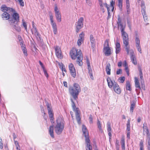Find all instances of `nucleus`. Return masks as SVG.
Here are the masks:
<instances>
[{"mask_svg":"<svg viewBox=\"0 0 150 150\" xmlns=\"http://www.w3.org/2000/svg\"><path fill=\"white\" fill-rule=\"evenodd\" d=\"M69 91L74 100H76L81 91V88L79 85H71L69 87Z\"/></svg>","mask_w":150,"mask_h":150,"instance_id":"nucleus-4","label":"nucleus"},{"mask_svg":"<svg viewBox=\"0 0 150 150\" xmlns=\"http://www.w3.org/2000/svg\"><path fill=\"white\" fill-rule=\"evenodd\" d=\"M113 88L114 91L118 94H120L121 93V89L118 85H113Z\"/></svg>","mask_w":150,"mask_h":150,"instance_id":"nucleus-20","label":"nucleus"},{"mask_svg":"<svg viewBox=\"0 0 150 150\" xmlns=\"http://www.w3.org/2000/svg\"><path fill=\"white\" fill-rule=\"evenodd\" d=\"M104 5L107 8L108 11L110 10V6L108 5L107 4V3H105L104 4Z\"/></svg>","mask_w":150,"mask_h":150,"instance_id":"nucleus-54","label":"nucleus"},{"mask_svg":"<svg viewBox=\"0 0 150 150\" xmlns=\"http://www.w3.org/2000/svg\"><path fill=\"white\" fill-rule=\"evenodd\" d=\"M127 24H128V26L130 30H131V23H130L128 21L127 22Z\"/></svg>","mask_w":150,"mask_h":150,"instance_id":"nucleus-64","label":"nucleus"},{"mask_svg":"<svg viewBox=\"0 0 150 150\" xmlns=\"http://www.w3.org/2000/svg\"><path fill=\"white\" fill-rule=\"evenodd\" d=\"M71 101L72 103V107L73 108V111L74 112H76V110H77V109H78V110H79V109L78 108H76L75 104L74 103V102L73 100L72 99H71Z\"/></svg>","mask_w":150,"mask_h":150,"instance_id":"nucleus-27","label":"nucleus"},{"mask_svg":"<svg viewBox=\"0 0 150 150\" xmlns=\"http://www.w3.org/2000/svg\"><path fill=\"white\" fill-rule=\"evenodd\" d=\"M86 3L90 6L91 5V0H85Z\"/></svg>","mask_w":150,"mask_h":150,"instance_id":"nucleus-49","label":"nucleus"},{"mask_svg":"<svg viewBox=\"0 0 150 150\" xmlns=\"http://www.w3.org/2000/svg\"><path fill=\"white\" fill-rule=\"evenodd\" d=\"M43 71L45 76L47 77V78L48 77V75L47 73L46 69L43 70Z\"/></svg>","mask_w":150,"mask_h":150,"instance_id":"nucleus-52","label":"nucleus"},{"mask_svg":"<svg viewBox=\"0 0 150 150\" xmlns=\"http://www.w3.org/2000/svg\"><path fill=\"white\" fill-rule=\"evenodd\" d=\"M135 103H133L131 104L130 107V111L131 112H132L133 111V110L135 106Z\"/></svg>","mask_w":150,"mask_h":150,"instance_id":"nucleus-35","label":"nucleus"},{"mask_svg":"<svg viewBox=\"0 0 150 150\" xmlns=\"http://www.w3.org/2000/svg\"><path fill=\"white\" fill-rule=\"evenodd\" d=\"M121 144L122 146V150H125V139L124 137L121 138Z\"/></svg>","mask_w":150,"mask_h":150,"instance_id":"nucleus-26","label":"nucleus"},{"mask_svg":"<svg viewBox=\"0 0 150 150\" xmlns=\"http://www.w3.org/2000/svg\"><path fill=\"white\" fill-rule=\"evenodd\" d=\"M103 51L107 56H109L111 54L110 49L109 47V40L107 39L105 40L103 45Z\"/></svg>","mask_w":150,"mask_h":150,"instance_id":"nucleus-7","label":"nucleus"},{"mask_svg":"<svg viewBox=\"0 0 150 150\" xmlns=\"http://www.w3.org/2000/svg\"><path fill=\"white\" fill-rule=\"evenodd\" d=\"M118 21L117 22V23L118 25V26L122 25V23L121 19L119 17L117 19Z\"/></svg>","mask_w":150,"mask_h":150,"instance_id":"nucleus-40","label":"nucleus"},{"mask_svg":"<svg viewBox=\"0 0 150 150\" xmlns=\"http://www.w3.org/2000/svg\"><path fill=\"white\" fill-rule=\"evenodd\" d=\"M86 63L87 64L88 67H90V64L89 60L88 58L86 59Z\"/></svg>","mask_w":150,"mask_h":150,"instance_id":"nucleus-57","label":"nucleus"},{"mask_svg":"<svg viewBox=\"0 0 150 150\" xmlns=\"http://www.w3.org/2000/svg\"><path fill=\"white\" fill-rule=\"evenodd\" d=\"M22 21H23V27H24L25 30L26 31H27V27L26 23L25 21H24V19L22 20Z\"/></svg>","mask_w":150,"mask_h":150,"instance_id":"nucleus-39","label":"nucleus"},{"mask_svg":"<svg viewBox=\"0 0 150 150\" xmlns=\"http://www.w3.org/2000/svg\"><path fill=\"white\" fill-rule=\"evenodd\" d=\"M107 81L108 82V84H109L110 83V81H111L112 84H113L112 82L111 81V80L110 78H108L107 79Z\"/></svg>","mask_w":150,"mask_h":150,"instance_id":"nucleus-61","label":"nucleus"},{"mask_svg":"<svg viewBox=\"0 0 150 150\" xmlns=\"http://www.w3.org/2000/svg\"><path fill=\"white\" fill-rule=\"evenodd\" d=\"M134 81L135 84H139V81L137 77H135Z\"/></svg>","mask_w":150,"mask_h":150,"instance_id":"nucleus-50","label":"nucleus"},{"mask_svg":"<svg viewBox=\"0 0 150 150\" xmlns=\"http://www.w3.org/2000/svg\"><path fill=\"white\" fill-rule=\"evenodd\" d=\"M69 67L71 75L75 78L76 76V71L74 65L71 63L69 64Z\"/></svg>","mask_w":150,"mask_h":150,"instance_id":"nucleus-15","label":"nucleus"},{"mask_svg":"<svg viewBox=\"0 0 150 150\" xmlns=\"http://www.w3.org/2000/svg\"><path fill=\"white\" fill-rule=\"evenodd\" d=\"M16 12L15 10V12H11L12 13H13V14L12 15L11 17L8 21L9 23L12 24L14 23H17L19 22V14Z\"/></svg>","mask_w":150,"mask_h":150,"instance_id":"nucleus-8","label":"nucleus"},{"mask_svg":"<svg viewBox=\"0 0 150 150\" xmlns=\"http://www.w3.org/2000/svg\"><path fill=\"white\" fill-rule=\"evenodd\" d=\"M84 19L82 17H80L76 24V33H78L79 30L83 27Z\"/></svg>","mask_w":150,"mask_h":150,"instance_id":"nucleus-9","label":"nucleus"},{"mask_svg":"<svg viewBox=\"0 0 150 150\" xmlns=\"http://www.w3.org/2000/svg\"><path fill=\"white\" fill-rule=\"evenodd\" d=\"M82 131L83 134L85 137V140L86 143V150H92V146L90 145V140L89 137L88 132L85 126L82 125Z\"/></svg>","mask_w":150,"mask_h":150,"instance_id":"nucleus-5","label":"nucleus"},{"mask_svg":"<svg viewBox=\"0 0 150 150\" xmlns=\"http://www.w3.org/2000/svg\"><path fill=\"white\" fill-rule=\"evenodd\" d=\"M141 7H142V14H144L146 13L145 9L146 7L145 6L144 2L143 1H142L141 2Z\"/></svg>","mask_w":150,"mask_h":150,"instance_id":"nucleus-23","label":"nucleus"},{"mask_svg":"<svg viewBox=\"0 0 150 150\" xmlns=\"http://www.w3.org/2000/svg\"><path fill=\"white\" fill-rule=\"evenodd\" d=\"M88 72L89 74H91V73H92V69L91 68V66L90 67H88Z\"/></svg>","mask_w":150,"mask_h":150,"instance_id":"nucleus-51","label":"nucleus"},{"mask_svg":"<svg viewBox=\"0 0 150 150\" xmlns=\"http://www.w3.org/2000/svg\"><path fill=\"white\" fill-rule=\"evenodd\" d=\"M120 29L121 33V36L123 39L124 45L125 47V50L129 53V38L127 34L125 31V26L123 25H120Z\"/></svg>","mask_w":150,"mask_h":150,"instance_id":"nucleus-2","label":"nucleus"},{"mask_svg":"<svg viewBox=\"0 0 150 150\" xmlns=\"http://www.w3.org/2000/svg\"><path fill=\"white\" fill-rule=\"evenodd\" d=\"M122 70L121 69H118L117 70L116 72V74H119L121 73L122 72Z\"/></svg>","mask_w":150,"mask_h":150,"instance_id":"nucleus-56","label":"nucleus"},{"mask_svg":"<svg viewBox=\"0 0 150 150\" xmlns=\"http://www.w3.org/2000/svg\"><path fill=\"white\" fill-rule=\"evenodd\" d=\"M40 108H41V112H42V113H43L44 115H45V111L44 108L42 106V105H40Z\"/></svg>","mask_w":150,"mask_h":150,"instance_id":"nucleus-46","label":"nucleus"},{"mask_svg":"<svg viewBox=\"0 0 150 150\" xmlns=\"http://www.w3.org/2000/svg\"><path fill=\"white\" fill-rule=\"evenodd\" d=\"M139 146L140 147H143V143L142 141L140 142Z\"/></svg>","mask_w":150,"mask_h":150,"instance_id":"nucleus-63","label":"nucleus"},{"mask_svg":"<svg viewBox=\"0 0 150 150\" xmlns=\"http://www.w3.org/2000/svg\"><path fill=\"white\" fill-rule=\"evenodd\" d=\"M143 129L144 131L143 133L144 134H146L147 137L146 141L148 142V144L149 145V141L150 140V134L149 133V130L147 126V124L146 123H144Z\"/></svg>","mask_w":150,"mask_h":150,"instance_id":"nucleus-11","label":"nucleus"},{"mask_svg":"<svg viewBox=\"0 0 150 150\" xmlns=\"http://www.w3.org/2000/svg\"><path fill=\"white\" fill-rule=\"evenodd\" d=\"M18 1L19 2L20 6H24V4L23 0H18Z\"/></svg>","mask_w":150,"mask_h":150,"instance_id":"nucleus-47","label":"nucleus"},{"mask_svg":"<svg viewBox=\"0 0 150 150\" xmlns=\"http://www.w3.org/2000/svg\"><path fill=\"white\" fill-rule=\"evenodd\" d=\"M143 76H140V79H141V84H143L144 83V81L143 80Z\"/></svg>","mask_w":150,"mask_h":150,"instance_id":"nucleus-59","label":"nucleus"},{"mask_svg":"<svg viewBox=\"0 0 150 150\" xmlns=\"http://www.w3.org/2000/svg\"><path fill=\"white\" fill-rule=\"evenodd\" d=\"M89 123L92 124L93 123V118L91 115H90L89 117Z\"/></svg>","mask_w":150,"mask_h":150,"instance_id":"nucleus-44","label":"nucleus"},{"mask_svg":"<svg viewBox=\"0 0 150 150\" xmlns=\"http://www.w3.org/2000/svg\"><path fill=\"white\" fill-rule=\"evenodd\" d=\"M90 39L91 44V48L93 49H94L95 47V39L92 35H90Z\"/></svg>","mask_w":150,"mask_h":150,"instance_id":"nucleus-19","label":"nucleus"},{"mask_svg":"<svg viewBox=\"0 0 150 150\" xmlns=\"http://www.w3.org/2000/svg\"><path fill=\"white\" fill-rule=\"evenodd\" d=\"M78 110V109H77L76 110V111L75 112V116L77 123L79 124H80L81 123V118L80 116V111L79 110Z\"/></svg>","mask_w":150,"mask_h":150,"instance_id":"nucleus-17","label":"nucleus"},{"mask_svg":"<svg viewBox=\"0 0 150 150\" xmlns=\"http://www.w3.org/2000/svg\"><path fill=\"white\" fill-rule=\"evenodd\" d=\"M46 106L47 108V110L48 111V113L51 122L52 123H54V118L53 117V113L52 108L50 106V104L47 103H46Z\"/></svg>","mask_w":150,"mask_h":150,"instance_id":"nucleus-10","label":"nucleus"},{"mask_svg":"<svg viewBox=\"0 0 150 150\" xmlns=\"http://www.w3.org/2000/svg\"><path fill=\"white\" fill-rule=\"evenodd\" d=\"M83 42V41L79 39L78 40L77 42V44L79 46H80L81 45V44Z\"/></svg>","mask_w":150,"mask_h":150,"instance_id":"nucleus-43","label":"nucleus"},{"mask_svg":"<svg viewBox=\"0 0 150 150\" xmlns=\"http://www.w3.org/2000/svg\"><path fill=\"white\" fill-rule=\"evenodd\" d=\"M135 46L138 51H139L141 54L142 52L140 45H136Z\"/></svg>","mask_w":150,"mask_h":150,"instance_id":"nucleus-37","label":"nucleus"},{"mask_svg":"<svg viewBox=\"0 0 150 150\" xmlns=\"http://www.w3.org/2000/svg\"><path fill=\"white\" fill-rule=\"evenodd\" d=\"M115 52L116 54L119 53L121 51L120 45V43L117 42L116 43Z\"/></svg>","mask_w":150,"mask_h":150,"instance_id":"nucleus-21","label":"nucleus"},{"mask_svg":"<svg viewBox=\"0 0 150 150\" xmlns=\"http://www.w3.org/2000/svg\"><path fill=\"white\" fill-rule=\"evenodd\" d=\"M110 64L109 63H108L106 66V71L108 75H110Z\"/></svg>","mask_w":150,"mask_h":150,"instance_id":"nucleus-24","label":"nucleus"},{"mask_svg":"<svg viewBox=\"0 0 150 150\" xmlns=\"http://www.w3.org/2000/svg\"><path fill=\"white\" fill-rule=\"evenodd\" d=\"M55 54L57 57L58 58L62 59L63 56L62 54L60 48L57 46L55 48Z\"/></svg>","mask_w":150,"mask_h":150,"instance_id":"nucleus-16","label":"nucleus"},{"mask_svg":"<svg viewBox=\"0 0 150 150\" xmlns=\"http://www.w3.org/2000/svg\"><path fill=\"white\" fill-rule=\"evenodd\" d=\"M1 10L4 13L2 14V18L3 19L8 20L10 19L11 16L9 13L11 12H15V10L12 8L7 7L6 5H2Z\"/></svg>","mask_w":150,"mask_h":150,"instance_id":"nucleus-3","label":"nucleus"},{"mask_svg":"<svg viewBox=\"0 0 150 150\" xmlns=\"http://www.w3.org/2000/svg\"><path fill=\"white\" fill-rule=\"evenodd\" d=\"M84 33H83V32H82L79 35V39L84 41Z\"/></svg>","mask_w":150,"mask_h":150,"instance_id":"nucleus-31","label":"nucleus"},{"mask_svg":"<svg viewBox=\"0 0 150 150\" xmlns=\"http://www.w3.org/2000/svg\"><path fill=\"white\" fill-rule=\"evenodd\" d=\"M31 30L32 31V33L33 34H34L35 35V34H36L38 32L36 28H35L34 29H31Z\"/></svg>","mask_w":150,"mask_h":150,"instance_id":"nucleus-45","label":"nucleus"},{"mask_svg":"<svg viewBox=\"0 0 150 150\" xmlns=\"http://www.w3.org/2000/svg\"><path fill=\"white\" fill-rule=\"evenodd\" d=\"M57 124L54 127L55 132L57 134H60L64 128V122L61 118H59L57 120Z\"/></svg>","mask_w":150,"mask_h":150,"instance_id":"nucleus-6","label":"nucleus"},{"mask_svg":"<svg viewBox=\"0 0 150 150\" xmlns=\"http://www.w3.org/2000/svg\"><path fill=\"white\" fill-rule=\"evenodd\" d=\"M34 35L38 41H40L41 40V35L38 32L35 34Z\"/></svg>","mask_w":150,"mask_h":150,"instance_id":"nucleus-30","label":"nucleus"},{"mask_svg":"<svg viewBox=\"0 0 150 150\" xmlns=\"http://www.w3.org/2000/svg\"><path fill=\"white\" fill-rule=\"evenodd\" d=\"M50 18L51 24L53 29V31L54 34L56 35L57 33V28L56 23L54 22L53 17L52 13L50 12Z\"/></svg>","mask_w":150,"mask_h":150,"instance_id":"nucleus-12","label":"nucleus"},{"mask_svg":"<svg viewBox=\"0 0 150 150\" xmlns=\"http://www.w3.org/2000/svg\"><path fill=\"white\" fill-rule=\"evenodd\" d=\"M125 78L124 77H121L119 78L118 79V81L119 82L122 83L125 80Z\"/></svg>","mask_w":150,"mask_h":150,"instance_id":"nucleus-38","label":"nucleus"},{"mask_svg":"<svg viewBox=\"0 0 150 150\" xmlns=\"http://www.w3.org/2000/svg\"><path fill=\"white\" fill-rule=\"evenodd\" d=\"M126 8L127 13L128 14L129 13L130 11L129 3H126Z\"/></svg>","mask_w":150,"mask_h":150,"instance_id":"nucleus-33","label":"nucleus"},{"mask_svg":"<svg viewBox=\"0 0 150 150\" xmlns=\"http://www.w3.org/2000/svg\"><path fill=\"white\" fill-rule=\"evenodd\" d=\"M130 47H129V53L128 54L127 52V54H129L130 57V59L134 65L137 64V62L136 57L134 54L133 50L132 49L129 50Z\"/></svg>","mask_w":150,"mask_h":150,"instance_id":"nucleus-14","label":"nucleus"},{"mask_svg":"<svg viewBox=\"0 0 150 150\" xmlns=\"http://www.w3.org/2000/svg\"><path fill=\"white\" fill-rule=\"evenodd\" d=\"M70 55L72 59H75L77 58L76 63L79 66H81L83 64L82 61L83 59L82 53L81 50H79L75 48H73L70 52Z\"/></svg>","mask_w":150,"mask_h":150,"instance_id":"nucleus-1","label":"nucleus"},{"mask_svg":"<svg viewBox=\"0 0 150 150\" xmlns=\"http://www.w3.org/2000/svg\"><path fill=\"white\" fill-rule=\"evenodd\" d=\"M127 137L129 139L130 138V132L129 131H127Z\"/></svg>","mask_w":150,"mask_h":150,"instance_id":"nucleus-58","label":"nucleus"},{"mask_svg":"<svg viewBox=\"0 0 150 150\" xmlns=\"http://www.w3.org/2000/svg\"><path fill=\"white\" fill-rule=\"evenodd\" d=\"M21 47L24 55L25 56H27L28 55L27 51L25 47L23 46V44H22V45H21Z\"/></svg>","mask_w":150,"mask_h":150,"instance_id":"nucleus-29","label":"nucleus"},{"mask_svg":"<svg viewBox=\"0 0 150 150\" xmlns=\"http://www.w3.org/2000/svg\"><path fill=\"white\" fill-rule=\"evenodd\" d=\"M10 24L12 26L13 28L16 31L18 32L21 31V28L19 26L18 23H14L12 24L10 23Z\"/></svg>","mask_w":150,"mask_h":150,"instance_id":"nucleus-18","label":"nucleus"},{"mask_svg":"<svg viewBox=\"0 0 150 150\" xmlns=\"http://www.w3.org/2000/svg\"><path fill=\"white\" fill-rule=\"evenodd\" d=\"M126 90L131 91L132 90L131 85H126Z\"/></svg>","mask_w":150,"mask_h":150,"instance_id":"nucleus-42","label":"nucleus"},{"mask_svg":"<svg viewBox=\"0 0 150 150\" xmlns=\"http://www.w3.org/2000/svg\"><path fill=\"white\" fill-rule=\"evenodd\" d=\"M115 4V2L113 0H112L110 2V6L111 8H112V11H113L114 9V5Z\"/></svg>","mask_w":150,"mask_h":150,"instance_id":"nucleus-36","label":"nucleus"},{"mask_svg":"<svg viewBox=\"0 0 150 150\" xmlns=\"http://www.w3.org/2000/svg\"><path fill=\"white\" fill-rule=\"evenodd\" d=\"M130 118L128 119L127 122L126 124L127 129L126 131H130Z\"/></svg>","mask_w":150,"mask_h":150,"instance_id":"nucleus-28","label":"nucleus"},{"mask_svg":"<svg viewBox=\"0 0 150 150\" xmlns=\"http://www.w3.org/2000/svg\"><path fill=\"white\" fill-rule=\"evenodd\" d=\"M59 65L60 66V67H61V69L62 71H64L66 72V70L64 66L63 65V64L62 63H59Z\"/></svg>","mask_w":150,"mask_h":150,"instance_id":"nucleus-32","label":"nucleus"},{"mask_svg":"<svg viewBox=\"0 0 150 150\" xmlns=\"http://www.w3.org/2000/svg\"><path fill=\"white\" fill-rule=\"evenodd\" d=\"M125 70L126 71L128 75H129V71L128 70V69L127 66H126L125 67Z\"/></svg>","mask_w":150,"mask_h":150,"instance_id":"nucleus-55","label":"nucleus"},{"mask_svg":"<svg viewBox=\"0 0 150 150\" xmlns=\"http://www.w3.org/2000/svg\"><path fill=\"white\" fill-rule=\"evenodd\" d=\"M97 125H98V129H99V130H101L102 128H101V123H100V121L98 120Z\"/></svg>","mask_w":150,"mask_h":150,"instance_id":"nucleus-41","label":"nucleus"},{"mask_svg":"<svg viewBox=\"0 0 150 150\" xmlns=\"http://www.w3.org/2000/svg\"><path fill=\"white\" fill-rule=\"evenodd\" d=\"M135 42L136 44V45H140V40L139 37H137L135 38Z\"/></svg>","mask_w":150,"mask_h":150,"instance_id":"nucleus-34","label":"nucleus"},{"mask_svg":"<svg viewBox=\"0 0 150 150\" xmlns=\"http://www.w3.org/2000/svg\"><path fill=\"white\" fill-rule=\"evenodd\" d=\"M144 14H142L143 17L144 18V20L146 22L147 21V17L146 15V13H145V15H144Z\"/></svg>","mask_w":150,"mask_h":150,"instance_id":"nucleus-48","label":"nucleus"},{"mask_svg":"<svg viewBox=\"0 0 150 150\" xmlns=\"http://www.w3.org/2000/svg\"><path fill=\"white\" fill-rule=\"evenodd\" d=\"M118 6L120 9H122V3H118Z\"/></svg>","mask_w":150,"mask_h":150,"instance_id":"nucleus-53","label":"nucleus"},{"mask_svg":"<svg viewBox=\"0 0 150 150\" xmlns=\"http://www.w3.org/2000/svg\"><path fill=\"white\" fill-rule=\"evenodd\" d=\"M53 125H52L50 126L49 129V133L50 136L52 138L54 137L53 134Z\"/></svg>","mask_w":150,"mask_h":150,"instance_id":"nucleus-25","label":"nucleus"},{"mask_svg":"<svg viewBox=\"0 0 150 150\" xmlns=\"http://www.w3.org/2000/svg\"><path fill=\"white\" fill-rule=\"evenodd\" d=\"M135 87L136 91L142 89L145 90L146 89L145 85H135Z\"/></svg>","mask_w":150,"mask_h":150,"instance_id":"nucleus-22","label":"nucleus"},{"mask_svg":"<svg viewBox=\"0 0 150 150\" xmlns=\"http://www.w3.org/2000/svg\"><path fill=\"white\" fill-rule=\"evenodd\" d=\"M54 11L55 13V16L58 22H60L61 21V13L58 10L56 4L55 5Z\"/></svg>","mask_w":150,"mask_h":150,"instance_id":"nucleus-13","label":"nucleus"},{"mask_svg":"<svg viewBox=\"0 0 150 150\" xmlns=\"http://www.w3.org/2000/svg\"><path fill=\"white\" fill-rule=\"evenodd\" d=\"M3 148V142L0 143V148L2 149Z\"/></svg>","mask_w":150,"mask_h":150,"instance_id":"nucleus-60","label":"nucleus"},{"mask_svg":"<svg viewBox=\"0 0 150 150\" xmlns=\"http://www.w3.org/2000/svg\"><path fill=\"white\" fill-rule=\"evenodd\" d=\"M111 127V123L110 122H108L107 123V128Z\"/></svg>","mask_w":150,"mask_h":150,"instance_id":"nucleus-62","label":"nucleus"}]
</instances>
